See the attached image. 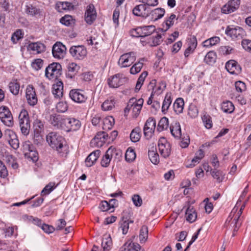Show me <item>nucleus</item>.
I'll return each instance as SVG.
<instances>
[{"label":"nucleus","mask_w":251,"mask_h":251,"mask_svg":"<svg viewBox=\"0 0 251 251\" xmlns=\"http://www.w3.org/2000/svg\"><path fill=\"white\" fill-rule=\"evenodd\" d=\"M54 183H50L47 185L42 190L41 195L42 196L47 195L50 194L55 188Z\"/></svg>","instance_id":"603ef678"},{"label":"nucleus","mask_w":251,"mask_h":251,"mask_svg":"<svg viewBox=\"0 0 251 251\" xmlns=\"http://www.w3.org/2000/svg\"><path fill=\"white\" fill-rule=\"evenodd\" d=\"M146 6L145 4H140L136 6L132 10L133 14L137 16H143L145 14Z\"/></svg>","instance_id":"c9c22d12"},{"label":"nucleus","mask_w":251,"mask_h":251,"mask_svg":"<svg viewBox=\"0 0 251 251\" xmlns=\"http://www.w3.org/2000/svg\"><path fill=\"white\" fill-rule=\"evenodd\" d=\"M52 94L55 98H60L63 96V84L62 81H58L52 85Z\"/></svg>","instance_id":"a878e982"},{"label":"nucleus","mask_w":251,"mask_h":251,"mask_svg":"<svg viewBox=\"0 0 251 251\" xmlns=\"http://www.w3.org/2000/svg\"><path fill=\"white\" fill-rule=\"evenodd\" d=\"M148 156L151 161L152 163L157 164L159 163V155L156 152V149L153 147L152 148V150H150L149 151Z\"/></svg>","instance_id":"f704fd0d"},{"label":"nucleus","mask_w":251,"mask_h":251,"mask_svg":"<svg viewBox=\"0 0 251 251\" xmlns=\"http://www.w3.org/2000/svg\"><path fill=\"white\" fill-rule=\"evenodd\" d=\"M145 60L144 58H141L138 62L134 64L130 68V73L133 75L138 73L143 67Z\"/></svg>","instance_id":"473e14b6"},{"label":"nucleus","mask_w":251,"mask_h":251,"mask_svg":"<svg viewBox=\"0 0 251 251\" xmlns=\"http://www.w3.org/2000/svg\"><path fill=\"white\" fill-rule=\"evenodd\" d=\"M202 121L205 127L209 129L212 126V122L211 118L209 115H204L202 117Z\"/></svg>","instance_id":"6e6d98bb"},{"label":"nucleus","mask_w":251,"mask_h":251,"mask_svg":"<svg viewBox=\"0 0 251 251\" xmlns=\"http://www.w3.org/2000/svg\"><path fill=\"white\" fill-rule=\"evenodd\" d=\"M66 117L57 115H51L50 122L51 125L57 129L65 130Z\"/></svg>","instance_id":"9b49d317"},{"label":"nucleus","mask_w":251,"mask_h":251,"mask_svg":"<svg viewBox=\"0 0 251 251\" xmlns=\"http://www.w3.org/2000/svg\"><path fill=\"white\" fill-rule=\"evenodd\" d=\"M126 80L123 74H117L108 79V83L110 87L117 88L123 85Z\"/></svg>","instance_id":"2eb2a0df"},{"label":"nucleus","mask_w":251,"mask_h":251,"mask_svg":"<svg viewBox=\"0 0 251 251\" xmlns=\"http://www.w3.org/2000/svg\"><path fill=\"white\" fill-rule=\"evenodd\" d=\"M136 101V99L135 98L131 99L127 103V105L125 109V112H128L129 111L132 109V112L134 114V116L137 117L139 115L141 109L142 108L141 107L139 106L138 105L135 104V102Z\"/></svg>","instance_id":"b1692460"},{"label":"nucleus","mask_w":251,"mask_h":251,"mask_svg":"<svg viewBox=\"0 0 251 251\" xmlns=\"http://www.w3.org/2000/svg\"><path fill=\"white\" fill-rule=\"evenodd\" d=\"M129 220L123 217L120 222V228L122 229L123 234H126L129 229Z\"/></svg>","instance_id":"79ce46f5"},{"label":"nucleus","mask_w":251,"mask_h":251,"mask_svg":"<svg viewBox=\"0 0 251 251\" xmlns=\"http://www.w3.org/2000/svg\"><path fill=\"white\" fill-rule=\"evenodd\" d=\"M56 108L58 112L63 113L67 110L68 105L66 102L60 101L56 104Z\"/></svg>","instance_id":"864d4df0"},{"label":"nucleus","mask_w":251,"mask_h":251,"mask_svg":"<svg viewBox=\"0 0 251 251\" xmlns=\"http://www.w3.org/2000/svg\"><path fill=\"white\" fill-rule=\"evenodd\" d=\"M60 23L66 26H70L74 24V20L70 15H65L60 20Z\"/></svg>","instance_id":"49530a36"},{"label":"nucleus","mask_w":251,"mask_h":251,"mask_svg":"<svg viewBox=\"0 0 251 251\" xmlns=\"http://www.w3.org/2000/svg\"><path fill=\"white\" fill-rule=\"evenodd\" d=\"M158 147L160 154L164 157H168L171 153V146L165 138L158 141Z\"/></svg>","instance_id":"ddd939ff"},{"label":"nucleus","mask_w":251,"mask_h":251,"mask_svg":"<svg viewBox=\"0 0 251 251\" xmlns=\"http://www.w3.org/2000/svg\"><path fill=\"white\" fill-rule=\"evenodd\" d=\"M211 174L214 179L217 180L219 183L221 182L224 179L225 174L221 170H217L216 169L211 170Z\"/></svg>","instance_id":"72a5a7b5"},{"label":"nucleus","mask_w":251,"mask_h":251,"mask_svg":"<svg viewBox=\"0 0 251 251\" xmlns=\"http://www.w3.org/2000/svg\"><path fill=\"white\" fill-rule=\"evenodd\" d=\"M126 247L127 251H145L144 250L141 249L139 244L136 243H130L128 245L127 243H126L120 248L119 251H126Z\"/></svg>","instance_id":"cd10ccee"},{"label":"nucleus","mask_w":251,"mask_h":251,"mask_svg":"<svg viewBox=\"0 0 251 251\" xmlns=\"http://www.w3.org/2000/svg\"><path fill=\"white\" fill-rule=\"evenodd\" d=\"M174 24V21H171L170 19H167L162 25V27L161 30L162 32L166 31Z\"/></svg>","instance_id":"680f3d73"},{"label":"nucleus","mask_w":251,"mask_h":251,"mask_svg":"<svg viewBox=\"0 0 251 251\" xmlns=\"http://www.w3.org/2000/svg\"><path fill=\"white\" fill-rule=\"evenodd\" d=\"M107 135L104 132H100L97 134L95 137L93 139V141L99 144V142L104 143L105 141Z\"/></svg>","instance_id":"09e8293b"},{"label":"nucleus","mask_w":251,"mask_h":251,"mask_svg":"<svg viewBox=\"0 0 251 251\" xmlns=\"http://www.w3.org/2000/svg\"><path fill=\"white\" fill-rule=\"evenodd\" d=\"M226 34L233 39H241L245 35L244 30L238 26H228L226 30Z\"/></svg>","instance_id":"1a4fd4ad"},{"label":"nucleus","mask_w":251,"mask_h":251,"mask_svg":"<svg viewBox=\"0 0 251 251\" xmlns=\"http://www.w3.org/2000/svg\"><path fill=\"white\" fill-rule=\"evenodd\" d=\"M148 237V228L146 226H143L140 231L139 239L141 243H145Z\"/></svg>","instance_id":"ea45409f"},{"label":"nucleus","mask_w":251,"mask_h":251,"mask_svg":"<svg viewBox=\"0 0 251 251\" xmlns=\"http://www.w3.org/2000/svg\"><path fill=\"white\" fill-rule=\"evenodd\" d=\"M226 70L231 74L238 75L241 71V67L235 60H230L226 64Z\"/></svg>","instance_id":"aec40b11"},{"label":"nucleus","mask_w":251,"mask_h":251,"mask_svg":"<svg viewBox=\"0 0 251 251\" xmlns=\"http://www.w3.org/2000/svg\"><path fill=\"white\" fill-rule=\"evenodd\" d=\"M169 126V121L168 119L166 117L162 118L159 121L158 126L157 130L159 131H163L165 129H167Z\"/></svg>","instance_id":"37998d69"},{"label":"nucleus","mask_w":251,"mask_h":251,"mask_svg":"<svg viewBox=\"0 0 251 251\" xmlns=\"http://www.w3.org/2000/svg\"><path fill=\"white\" fill-rule=\"evenodd\" d=\"M22 38H23L22 32L21 30H18L12 35L11 40L13 43H16Z\"/></svg>","instance_id":"052dcab7"},{"label":"nucleus","mask_w":251,"mask_h":251,"mask_svg":"<svg viewBox=\"0 0 251 251\" xmlns=\"http://www.w3.org/2000/svg\"><path fill=\"white\" fill-rule=\"evenodd\" d=\"M162 41V37L160 34H157L155 36L152 37L151 46H156L159 45Z\"/></svg>","instance_id":"338daca9"},{"label":"nucleus","mask_w":251,"mask_h":251,"mask_svg":"<svg viewBox=\"0 0 251 251\" xmlns=\"http://www.w3.org/2000/svg\"><path fill=\"white\" fill-rule=\"evenodd\" d=\"M240 0H230L222 8V12L224 14H229L235 11L239 7Z\"/></svg>","instance_id":"f3484780"},{"label":"nucleus","mask_w":251,"mask_h":251,"mask_svg":"<svg viewBox=\"0 0 251 251\" xmlns=\"http://www.w3.org/2000/svg\"><path fill=\"white\" fill-rule=\"evenodd\" d=\"M33 127L37 133L40 132L43 129L44 124L41 121L37 119L34 122Z\"/></svg>","instance_id":"4d7b16f0"},{"label":"nucleus","mask_w":251,"mask_h":251,"mask_svg":"<svg viewBox=\"0 0 251 251\" xmlns=\"http://www.w3.org/2000/svg\"><path fill=\"white\" fill-rule=\"evenodd\" d=\"M136 59V54L135 52L126 53L120 56L118 64L121 68L127 67L132 64Z\"/></svg>","instance_id":"0eeeda50"},{"label":"nucleus","mask_w":251,"mask_h":251,"mask_svg":"<svg viewBox=\"0 0 251 251\" xmlns=\"http://www.w3.org/2000/svg\"><path fill=\"white\" fill-rule=\"evenodd\" d=\"M9 88L10 92L15 95H18L20 89V84L17 80H13L9 84Z\"/></svg>","instance_id":"a19ab883"},{"label":"nucleus","mask_w":251,"mask_h":251,"mask_svg":"<svg viewBox=\"0 0 251 251\" xmlns=\"http://www.w3.org/2000/svg\"><path fill=\"white\" fill-rule=\"evenodd\" d=\"M166 83L165 82L161 81L159 83L158 86H156L155 91H154V94L159 95L162 93V92L166 88Z\"/></svg>","instance_id":"0e129e2a"},{"label":"nucleus","mask_w":251,"mask_h":251,"mask_svg":"<svg viewBox=\"0 0 251 251\" xmlns=\"http://www.w3.org/2000/svg\"><path fill=\"white\" fill-rule=\"evenodd\" d=\"M100 151L96 150L91 153L85 159V164L87 167L92 166L99 158Z\"/></svg>","instance_id":"bb28decb"},{"label":"nucleus","mask_w":251,"mask_h":251,"mask_svg":"<svg viewBox=\"0 0 251 251\" xmlns=\"http://www.w3.org/2000/svg\"><path fill=\"white\" fill-rule=\"evenodd\" d=\"M69 52L75 59L82 60L87 55V51L83 46H74L70 48Z\"/></svg>","instance_id":"6e6552de"},{"label":"nucleus","mask_w":251,"mask_h":251,"mask_svg":"<svg viewBox=\"0 0 251 251\" xmlns=\"http://www.w3.org/2000/svg\"><path fill=\"white\" fill-rule=\"evenodd\" d=\"M43 65V61L41 59H36L32 63V67L36 70H40Z\"/></svg>","instance_id":"e2e57ef3"},{"label":"nucleus","mask_w":251,"mask_h":251,"mask_svg":"<svg viewBox=\"0 0 251 251\" xmlns=\"http://www.w3.org/2000/svg\"><path fill=\"white\" fill-rule=\"evenodd\" d=\"M121 156V152L112 147H110L102 156L101 160V165L103 167H107L113 158Z\"/></svg>","instance_id":"423d86ee"},{"label":"nucleus","mask_w":251,"mask_h":251,"mask_svg":"<svg viewBox=\"0 0 251 251\" xmlns=\"http://www.w3.org/2000/svg\"><path fill=\"white\" fill-rule=\"evenodd\" d=\"M220 52L223 55H228L234 51V48L231 46H221L219 48Z\"/></svg>","instance_id":"3c124183"},{"label":"nucleus","mask_w":251,"mask_h":251,"mask_svg":"<svg viewBox=\"0 0 251 251\" xmlns=\"http://www.w3.org/2000/svg\"><path fill=\"white\" fill-rule=\"evenodd\" d=\"M25 12L30 16L37 17H40L43 14V9L38 6L31 4L26 6Z\"/></svg>","instance_id":"4be33fe9"},{"label":"nucleus","mask_w":251,"mask_h":251,"mask_svg":"<svg viewBox=\"0 0 251 251\" xmlns=\"http://www.w3.org/2000/svg\"><path fill=\"white\" fill-rule=\"evenodd\" d=\"M216 60V54L213 51H209L205 56L204 61L209 65L213 64Z\"/></svg>","instance_id":"e433bc0d"},{"label":"nucleus","mask_w":251,"mask_h":251,"mask_svg":"<svg viewBox=\"0 0 251 251\" xmlns=\"http://www.w3.org/2000/svg\"><path fill=\"white\" fill-rule=\"evenodd\" d=\"M153 25L140 26L130 30V33L133 37H145L152 34L155 31Z\"/></svg>","instance_id":"20e7f679"},{"label":"nucleus","mask_w":251,"mask_h":251,"mask_svg":"<svg viewBox=\"0 0 251 251\" xmlns=\"http://www.w3.org/2000/svg\"><path fill=\"white\" fill-rule=\"evenodd\" d=\"M238 205L237 204H236L228 217V218L230 219L228 221V223H230V227L233 229L232 237H234L236 235V232L240 227L242 222L240 216L243 211L240 210L238 211Z\"/></svg>","instance_id":"f257e3e1"},{"label":"nucleus","mask_w":251,"mask_h":251,"mask_svg":"<svg viewBox=\"0 0 251 251\" xmlns=\"http://www.w3.org/2000/svg\"><path fill=\"white\" fill-rule=\"evenodd\" d=\"M97 16L96 11L93 4H89L87 7L85 14V19L87 23L91 24L96 19Z\"/></svg>","instance_id":"412c9836"},{"label":"nucleus","mask_w":251,"mask_h":251,"mask_svg":"<svg viewBox=\"0 0 251 251\" xmlns=\"http://www.w3.org/2000/svg\"><path fill=\"white\" fill-rule=\"evenodd\" d=\"M242 46L246 50L251 52V40L249 39L243 40L242 41Z\"/></svg>","instance_id":"774afa93"},{"label":"nucleus","mask_w":251,"mask_h":251,"mask_svg":"<svg viewBox=\"0 0 251 251\" xmlns=\"http://www.w3.org/2000/svg\"><path fill=\"white\" fill-rule=\"evenodd\" d=\"M165 11L164 9L157 8L152 11V16L154 18V20H157L161 18L164 15Z\"/></svg>","instance_id":"8fccbe9b"},{"label":"nucleus","mask_w":251,"mask_h":251,"mask_svg":"<svg viewBox=\"0 0 251 251\" xmlns=\"http://www.w3.org/2000/svg\"><path fill=\"white\" fill-rule=\"evenodd\" d=\"M188 115L192 118L196 117L198 115L197 107L194 105L190 106L188 109Z\"/></svg>","instance_id":"bf43d9fd"},{"label":"nucleus","mask_w":251,"mask_h":251,"mask_svg":"<svg viewBox=\"0 0 251 251\" xmlns=\"http://www.w3.org/2000/svg\"><path fill=\"white\" fill-rule=\"evenodd\" d=\"M69 96L73 101L77 103L84 102L87 98L83 91L79 89L72 90Z\"/></svg>","instance_id":"a211bd4d"},{"label":"nucleus","mask_w":251,"mask_h":251,"mask_svg":"<svg viewBox=\"0 0 251 251\" xmlns=\"http://www.w3.org/2000/svg\"><path fill=\"white\" fill-rule=\"evenodd\" d=\"M221 108L224 112L231 113L234 110V106L231 101H226L222 103Z\"/></svg>","instance_id":"4c0bfd02"},{"label":"nucleus","mask_w":251,"mask_h":251,"mask_svg":"<svg viewBox=\"0 0 251 251\" xmlns=\"http://www.w3.org/2000/svg\"><path fill=\"white\" fill-rule=\"evenodd\" d=\"M19 125L22 133L24 135H27L29 132L30 125L28 117V113L25 109H23L19 115Z\"/></svg>","instance_id":"7ed1b4c3"},{"label":"nucleus","mask_w":251,"mask_h":251,"mask_svg":"<svg viewBox=\"0 0 251 251\" xmlns=\"http://www.w3.org/2000/svg\"><path fill=\"white\" fill-rule=\"evenodd\" d=\"M184 102L182 98H177L175 101L173 107L175 112L178 114L182 112Z\"/></svg>","instance_id":"2f4dec72"},{"label":"nucleus","mask_w":251,"mask_h":251,"mask_svg":"<svg viewBox=\"0 0 251 251\" xmlns=\"http://www.w3.org/2000/svg\"><path fill=\"white\" fill-rule=\"evenodd\" d=\"M140 131L141 129L139 127H136L132 130L130 135V138L132 142H136L139 140L141 137Z\"/></svg>","instance_id":"c03bdc74"},{"label":"nucleus","mask_w":251,"mask_h":251,"mask_svg":"<svg viewBox=\"0 0 251 251\" xmlns=\"http://www.w3.org/2000/svg\"><path fill=\"white\" fill-rule=\"evenodd\" d=\"M29 51H31L33 53H40L45 50V46L42 43L39 42L31 43L27 47Z\"/></svg>","instance_id":"393cba45"},{"label":"nucleus","mask_w":251,"mask_h":251,"mask_svg":"<svg viewBox=\"0 0 251 251\" xmlns=\"http://www.w3.org/2000/svg\"><path fill=\"white\" fill-rule=\"evenodd\" d=\"M26 98L28 103L32 106L35 105L37 102V98L33 87L28 86L26 89Z\"/></svg>","instance_id":"5701e85b"},{"label":"nucleus","mask_w":251,"mask_h":251,"mask_svg":"<svg viewBox=\"0 0 251 251\" xmlns=\"http://www.w3.org/2000/svg\"><path fill=\"white\" fill-rule=\"evenodd\" d=\"M4 137L5 140L8 142L9 141H10V140H12V139L16 138L17 135L13 130L11 129H6L4 131Z\"/></svg>","instance_id":"5fc2aeb1"},{"label":"nucleus","mask_w":251,"mask_h":251,"mask_svg":"<svg viewBox=\"0 0 251 251\" xmlns=\"http://www.w3.org/2000/svg\"><path fill=\"white\" fill-rule=\"evenodd\" d=\"M185 214L187 221L190 223H193L195 221L197 217V214L195 210L194 209L193 206L190 205L186 209Z\"/></svg>","instance_id":"7c9ffc66"},{"label":"nucleus","mask_w":251,"mask_h":251,"mask_svg":"<svg viewBox=\"0 0 251 251\" xmlns=\"http://www.w3.org/2000/svg\"><path fill=\"white\" fill-rule=\"evenodd\" d=\"M171 132L173 136L176 138H179L181 135V130L180 124L178 122H175L170 126Z\"/></svg>","instance_id":"c756f323"},{"label":"nucleus","mask_w":251,"mask_h":251,"mask_svg":"<svg viewBox=\"0 0 251 251\" xmlns=\"http://www.w3.org/2000/svg\"><path fill=\"white\" fill-rule=\"evenodd\" d=\"M136 158V153L134 150L131 148H128L125 154L126 160L131 162L133 161Z\"/></svg>","instance_id":"a18cd8bd"},{"label":"nucleus","mask_w":251,"mask_h":251,"mask_svg":"<svg viewBox=\"0 0 251 251\" xmlns=\"http://www.w3.org/2000/svg\"><path fill=\"white\" fill-rule=\"evenodd\" d=\"M47 141L50 146L55 149L58 152H61L65 142L61 136L54 132H50L47 136Z\"/></svg>","instance_id":"f03ea898"},{"label":"nucleus","mask_w":251,"mask_h":251,"mask_svg":"<svg viewBox=\"0 0 251 251\" xmlns=\"http://www.w3.org/2000/svg\"><path fill=\"white\" fill-rule=\"evenodd\" d=\"M171 102L172 100L171 96L167 94L162 104V110L163 112L165 113L168 110Z\"/></svg>","instance_id":"de8ad7c7"},{"label":"nucleus","mask_w":251,"mask_h":251,"mask_svg":"<svg viewBox=\"0 0 251 251\" xmlns=\"http://www.w3.org/2000/svg\"><path fill=\"white\" fill-rule=\"evenodd\" d=\"M81 126V123L78 119L66 117L64 130L67 132L76 131L80 129Z\"/></svg>","instance_id":"f8f14e48"},{"label":"nucleus","mask_w":251,"mask_h":251,"mask_svg":"<svg viewBox=\"0 0 251 251\" xmlns=\"http://www.w3.org/2000/svg\"><path fill=\"white\" fill-rule=\"evenodd\" d=\"M235 87L237 92L242 93L246 90V86L244 82L238 81L235 83Z\"/></svg>","instance_id":"13d9d810"},{"label":"nucleus","mask_w":251,"mask_h":251,"mask_svg":"<svg viewBox=\"0 0 251 251\" xmlns=\"http://www.w3.org/2000/svg\"><path fill=\"white\" fill-rule=\"evenodd\" d=\"M155 126V120L153 118H149L147 120L144 127V135L147 139H149L151 137Z\"/></svg>","instance_id":"4468645a"},{"label":"nucleus","mask_w":251,"mask_h":251,"mask_svg":"<svg viewBox=\"0 0 251 251\" xmlns=\"http://www.w3.org/2000/svg\"><path fill=\"white\" fill-rule=\"evenodd\" d=\"M25 155L31 159L33 162H36L38 159V152L33 150V146L28 143H25L24 145Z\"/></svg>","instance_id":"6ab92c4d"},{"label":"nucleus","mask_w":251,"mask_h":251,"mask_svg":"<svg viewBox=\"0 0 251 251\" xmlns=\"http://www.w3.org/2000/svg\"><path fill=\"white\" fill-rule=\"evenodd\" d=\"M62 74L61 65L58 63H53L46 69L45 75L50 79H56Z\"/></svg>","instance_id":"39448f33"},{"label":"nucleus","mask_w":251,"mask_h":251,"mask_svg":"<svg viewBox=\"0 0 251 251\" xmlns=\"http://www.w3.org/2000/svg\"><path fill=\"white\" fill-rule=\"evenodd\" d=\"M115 103L114 99L110 98L104 101L101 105V108L104 111L110 110L114 107Z\"/></svg>","instance_id":"58836bf2"},{"label":"nucleus","mask_w":251,"mask_h":251,"mask_svg":"<svg viewBox=\"0 0 251 251\" xmlns=\"http://www.w3.org/2000/svg\"><path fill=\"white\" fill-rule=\"evenodd\" d=\"M112 245V239L109 234H105L103 235L101 246L103 249V251H109Z\"/></svg>","instance_id":"c85d7f7f"},{"label":"nucleus","mask_w":251,"mask_h":251,"mask_svg":"<svg viewBox=\"0 0 251 251\" xmlns=\"http://www.w3.org/2000/svg\"><path fill=\"white\" fill-rule=\"evenodd\" d=\"M0 119L5 125L8 126H11L13 125L12 114L6 106L0 107Z\"/></svg>","instance_id":"9d476101"},{"label":"nucleus","mask_w":251,"mask_h":251,"mask_svg":"<svg viewBox=\"0 0 251 251\" xmlns=\"http://www.w3.org/2000/svg\"><path fill=\"white\" fill-rule=\"evenodd\" d=\"M41 226L45 232L49 234L52 233L55 230V228L53 226L46 224H42Z\"/></svg>","instance_id":"69168bd1"},{"label":"nucleus","mask_w":251,"mask_h":251,"mask_svg":"<svg viewBox=\"0 0 251 251\" xmlns=\"http://www.w3.org/2000/svg\"><path fill=\"white\" fill-rule=\"evenodd\" d=\"M66 48L60 42H56L52 47V53L54 57L62 59L66 54Z\"/></svg>","instance_id":"dca6fc26"}]
</instances>
